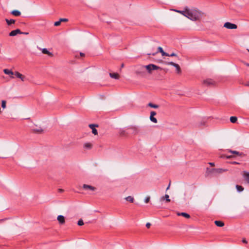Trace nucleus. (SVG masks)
<instances>
[{"instance_id": "f3484780", "label": "nucleus", "mask_w": 249, "mask_h": 249, "mask_svg": "<svg viewBox=\"0 0 249 249\" xmlns=\"http://www.w3.org/2000/svg\"><path fill=\"white\" fill-rule=\"evenodd\" d=\"M11 14L16 17H19L21 15V12L17 10H13L11 12Z\"/></svg>"}, {"instance_id": "f03ea898", "label": "nucleus", "mask_w": 249, "mask_h": 249, "mask_svg": "<svg viewBox=\"0 0 249 249\" xmlns=\"http://www.w3.org/2000/svg\"><path fill=\"white\" fill-rule=\"evenodd\" d=\"M142 67L145 68L148 73L149 74L152 73L153 71L161 69L160 67L152 64L146 66H142Z\"/></svg>"}, {"instance_id": "a19ab883", "label": "nucleus", "mask_w": 249, "mask_h": 249, "mask_svg": "<svg viewBox=\"0 0 249 249\" xmlns=\"http://www.w3.org/2000/svg\"><path fill=\"white\" fill-rule=\"evenodd\" d=\"M242 242H243V243H245V244L247 243V241L246 240V239H243Z\"/></svg>"}, {"instance_id": "f704fd0d", "label": "nucleus", "mask_w": 249, "mask_h": 249, "mask_svg": "<svg viewBox=\"0 0 249 249\" xmlns=\"http://www.w3.org/2000/svg\"><path fill=\"white\" fill-rule=\"evenodd\" d=\"M156 115V112L152 111L150 112V116H154Z\"/></svg>"}, {"instance_id": "2eb2a0df", "label": "nucleus", "mask_w": 249, "mask_h": 249, "mask_svg": "<svg viewBox=\"0 0 249 249\" xmlns=\"http://www.w3.org/2000/svg\"><path fill=\"white\" fill-rule=\"evenodd\" d=\"M3 71L5 74L9 75L11 78H14V77L13 76L14 74V72H13L11 70L9 69H4Z\"/></svg>"}, {"instance_id": "603ef678", "label": "nucleus", "mask_w": 249, "mask_h": 249, "mask_svg": "<svg viewBox=\"0 0 249 249\" xmlns=\"http://www.w3.org/2000/svg\"><path fill=\"white\" fill-rule=\"evenodd\" d=\"M124 64H122L121 65V67H122V68H123V67H124Z\"/></svg>"}, {"instance_id": "5701e85b", "label": "nucleus", "mask_w": 249, "mask_h": 249, "mask_svg": "<svg viewBox=\"0 0 249 249\" xmlns=\"http://www.w3.org/2000/svg\"><path fill=\"white\" fill-rule=\"evenodd\" d=\"M42 53L44 54H47L50 56H53V53L48 51L46 48H44L42 50Z\"/></svg>"}, {"instance_id": "ddd939ff", "label": "nucleus", "mask_w": 249, "mask_h": 249, "mask_svg": "<svg viewBox=\"0 0 249 249\" xmlns=\"http://www.w3.org/2000/svg\"><path fill=\"white\" fill-rule=\"evenodd\" d=\"M57 219L60 224H64L65 222V217L62 215H58L57 216Z\"/></svg>"}, {"instance_id": "09e8293b", "label": "nucleus", "mask_w": 249, "mask_h": 249, "mask_svg": "<svg viewBox=\"0 0 249 249\" xmlns=\"http://www.w3.org/2000/svg\"><path fill=\"white\" fill-rule=\"evenodd\" d=\"M232 156H227V159H230V158H232Z\"/></svg>"}, {"instance_id": "a878e982", "label": "nucleus", "mask_w": 249, "mask_h": 249, "mask_svg": "<svg viewBox=\"0 0 249 249\" xmlns=\"http://www.w3.org/2000/svg\"><path fill=\"white\" fill-rule=\"evenodd\" d=\"M230 120L231 123H235L237 121V118L236 116H231Z\"/></svg>"}, {"instance_id": "2f4dec72", "label": "nucleus", "mask_w": 249, "mask_h": 249, "mask_svg": "<svg viewBox=\"0 0 249 249\" xmlns=\"http://www.w3.org/2000/svg\"><path fill=\"white\" fill-rule=\"evenodd\" d=\"M77 224L79 226H82L84 225V222L82 219H80L77 222Z\"/></svg>"}, {"instance_id": "39448f33", "label": "nucleus", "mask_w": 249, "mask_h": 249, "mask_svg": "<svg viewBox=\"0 0 249 249\" xmlns=\"http://www.w3.org/2000/svg\"><path fill=\"white\" fill-rule=\"evenodd\" d=\"M224 27L229 29H236L237 28L236 24L229 22H226L224 25Z\"/></svg>"}, {"instance_id": "bb28decb", "label": "nucleus", "mask_w": 249, "mask_h": 249, "mask_svg": "<svg viewBox=\"0 0 249 249\" xmlns=\"http://www.w3.org/2000/svg\"><path fill=\"white\" fill-rule=\"evenodd\" d=\"M228 152L231 153H232V154H236L238 156H241L242 155L241 153H240L239 152L237 151H234V150H228Z\"/></svg>"}, {"instance_id": "c03bdc74", "label": "nucleus", "mask_w": 249, "mask_h": 249, "mask_svg": "<svg viewBox=\"0 0 249 249\" xmlns=\"http://www.w3.org/2000/svg\"><path fill=\"white\" fill-rule=\"evenodd\" d=\"M209 164L211 166H214V163L213 162H209Z\"/></svg>"}, {"instance_id": "58836bf2", "label": "nucleus", "mask_w": 249, "mask_h": 249, "mask_svg": "<svg viewBox=\"0 0 249 249\" xmlns=\"http://www.w3.org/2000/svg\"><path fill=\"white\" fill-rule=\"evenodd\" d=\"M205 124V122H201L199 124V126H201V125H203Z\"/></svg>"}, {"instance_id": "c85d7f7f", "label": "nucleus", "mask_w": 249, "mask_h": 249, "mask_svg": "<svg viewBox=\"0 0 249 249\" xmlns=\"http://www.w3.org/2000/svg\"><path fill=\"white\" fill-rule=\"evenodd\" d=\"M6 107V102L5 100L1 101V107L3 109H5Z\"/></svg>"}, {"instance_id": "f8f14e48", "label": "nucleus", "mask_w": 249, "mask_h": 249, "mask_svg": "<svg viewBox=\"0 0 249 249\" xmlns=\"http://www.w3.org/2000/svg\"><path fill=\"white\" fill-rule=\"evenodd\" d=\"M243 177L247 183L249 184V172L244 171L243 173Z\"/></svg>"}, {"instance_id": "4468645a", "label": "nucleus", "mask_w": 249, "mask_h": 249, "mask_svg": "<svg viewBox=\"0 0 249 249\" xmlns=\"http://www.w3.org/2000/svg\"><path fill=\"white\" fill-rule=\"evenodd\" d=\"M187 9H188V7H186L184 8V10H176L175 11L186 17L187 13Z\"/></svg>"}, {"instance_id": "0eeeda50", "label": "nucleus", "mask_w": 249, "mask_h": 249, "mask_svg": "<svg viewBox=\"0 0 249 249\" xmlns=\"http://www.w3.org/2000/svg\"><path fill=\"white\" fill-rule=\"evenodd\" d=\"M98 125L97 124H89V127L92 129V133L95 135H96L98 134L97 130L95 128V127H98Z\"/></svg>"}, {"instance_id": "473e14b6", "label": "nucleus", "mask_w": 249, "mask_h": 249, "mask_svg": "<svg viewBox=\"0 0 249 249\" xmlns=\"http://www.w3.org/2000/svg\"><path fill=\"white\" fill-rule=\"evenodd\" d=\"M150 196H147L145 199H144V202L145 203H147L149 202V200H150Z\"/></svg>"}, {"instance_id": "423d86ee", "label": "nucleus", "mask_w": 249, "mask_h": 249, "mask_svg": "<svg viewBox=\"0 0 249 249\" xmlns=\"http://www.w3.org/2000/svg\"><path fill=\"white\" fill-rule=\"evenodd\" d=\"M167 64L169 65H171V66L175 67L176 69V71H177V72L178 73H180L181 70H180L179 66L178 64L175 63L174 62H169Z\"/></svg>"}, {"instance_id": "1a4fd4ad", "label": "nucleus", "mask_w": 249, "mask_h": 249, "mask_svg": "<svg viewBox=\"0 0 249 249\" xmlns=\"http://www.w3.org/2000/svg\"><path fill=\"white\" fill-rule=\"evenodd\" d=\"M158 51L156 52L153 53H147V55H155L158 52H160L161 53L162 56H163V54H165V52H164V51L163 50L162 48L161 47H159L158 48Z\"/></svg>"}, {"instance_id": "dca6fc26", "label": "nucleus", "mask_w": 249, "mask_h": 249, "mask_svg": "<svg viewBox=\"0 0 249 249\" xmlns=\"http://www.w3.org/2000/svg\"><path fill=\"white\" fill-rule=\"evenodd\" d=\"M83 146L86 149H91L92 147V144L90 142H86L84 144Z\"/></svg>"}, {"instance_id": "f257e3e1", "label": "nucleus", "mask_w": 249, "mask_h": 249, "mask_svg": "<svg viewBox=\"0 0 249 249\" xmlns=\"http://www.w3.org/2000/svg\"><path fill=\"white\" fill-rule=\"evenodd\" d=\"M202 14V12L196 8H188L186 18L193 21H196L200 19Z\"/></svg>"}, {"instance_id": "a18cd8bd", "label": "nucleus", "mask_w": 249, "mask_h": 249, "mask_svg": "<svg viewBox=\"0 0 249 249\" xmlns=\"http://www.w3.org/2000/svg\"><path fill=\"white\" fill-rule=\"evenodd\" d=\"M80 55L81 56H85V54L84 53H80Z\"/></svg>"}, {"instance_id": "c9c22d12", "label": "nucleus", "mask_w": 249, "mask_h": 249, "mask_svg": "<svg viewBox=\"0 0 249 249\" xmlns=\"http://www.w3.org/2000/svg\"><path fill=\"white\" fill-rule=\"evenodd\" d=\"M68 20V19L67 18H60V21L61 22L63 21V22H65V21H67Z\"/></svg>"}, {"instance_id": "4be33fe9", "label": "nucleus", "mask_w": 249, "mask_h": 249, "mask_svg": "<svg viewBox=\"0 0 249 249\" xmlns=\"http://www.w3.org/2000/svg\"><path fill=\"white\" fill-rule=\"evenodd\" d=\"M177 214L178 216H183L187 218H189L190 217V215L186 213H178Z\"/></svg>"}, {"instance_id": "9b49d317", "label": "nucleus", "mask_w": 249, "mask_h": 249, "mask_svg": "<svg viewBox=\"0 0 249 249\" xmlns=\"http://www.w3.org/2000/svg\"><path fill=\"white\" fill-rule=\"evenodd\" d=\"M19 33H21V31L19 29H17L16 30H13V31H12L10 33H9V36H16V35H17L18 34H19Z\"/></svg>"}, {"instance_id": "49530a36", "label": "nucleus", "mask_w": 249, "mask_h": 249, "mask_svg": "<svg viewBox=\"0 0 249 249\" xmlns=\"http://www.w3.org/2000/svg\"><path fill=\"white\" fill-rule=\"evenodd\" d=\"M231 163H232V164H239L238 162H236V161L232 162Z\"/></svg>"}, {"instance_id": "b1692460", "label": "nucleus", "mask_w": 249, "mask_h": 249, "mask_svg": "<svg viewBox=\"0 0 249 249\" xmlns=\"http://www.w3.org/2000/svg\"><path fill=\"white\" fill-rule=\"evenodd\" d=\"M214 223L217 226L220 227H222L224 225V222L221 221H215Z\"/></svg>"}, {"instance_id": "7ed1b4c3", "label": "nucleus", "mask_w": 249, "mask_h": 249, "mask_svg": "<svg viewBox=\"0 0 249 249\" xmlns=\"http://www.w3.org/2000/svg\"><path fill=\"white\" fill-rule=\"evenodd\" d=\"M227 169L223 168H213L211 170V173L213 174L214 175H217L220 174H222L224 172L227 171Z\"/></svg>"}, {"instance_id": "3c124183", "label": "nucleus", "mask_w": 249, "mask_h": 249, "mask_svg": "<svg viewBox=\"0 0 249 249\" xmlns=\"http://www.w3.org/2000/svg\"><path fill=\"white\" fill-rule=\"evenodd\" d=\"M245 65H246L247 66L249 67V63H245Z\"/></svg>"}, {"instance_id": "37998d69", "label": "nucleus", "mask_w": 249, "mask_h": 249, "mask_svg": "<svg viewBox=\"0 0 249 249\" xmlns=\"http://www.w3.org/2000/svg\"><path fill=\"white\" fill-rule=\"evenodd\" d=\"M163 56H170V54L165 52V54H163Z\"/></svg>"}, {"instance_id": "de8ad7c7", "label": "nucleus", "mask_w": 249, "mask_h": 249, "mask_svg": "<svg viewBox=\"0 0 249 249\" xmlns=\"http://www.w3.org/2000/svg\"><path fill=\"white\" fill-rule=\"evenodd\" d=\"M170 186V183H169V185H168V187H167V188H166V190H168L169 189Z\"/></svg>"}, {"instance_id": "20e7f679", "label": "nucleus", "mask_w": 249, "mask_h": 249, "mask_svg": "<svg viewBox=\"0 0 249 249\" xmlns=\"http://www.w3.org/2000/svg\"><path fill=\"white\" fill-rule=\"evenodd\" d=\"M202 84L205 86L211 87L215 84V82L212 79H206L202 81Z\"/></svg>"}, {"instance_id": "ea45409f", "label": "nucleus", "mask_w": 249, "mask_h": 249, "mask_svg": "<svg viewBox=\"0 0 249 249\" xmlns=\"http://www.w3.org/2000/svg\"><path fill=\"white\" fill-rule=\"evenodd\" d=\"M19 34L28 35V34H29V33H28V32H21V33H19Z\"/></svg>"}, {"instance_id": "412c9836", "label": "nucleus", "mask_w": 249, "mask_h": 249, "mask_svg": "<svg viewBox=\"0 0 249 249\" xmlns=\"http://www.w3.org/2000/svg\"><path fill=\"white\" fill-rule=\"evenodd\" d=\"M5 21L6 22L7 25L9 26L11 25L12 24H15V23L16 22L15 20H14V19H8L7 18L5 19Z\"/></svg>"}, {"instance_id": "4c0bfd02", "label": "nucleus", "mask_w": 249, "mask_h": 249, "mask_svg": "<svg viewBox=\"0 0 249 249\" xmlns=\"http://www.w3.org/2000/svg\"><path fill=\"white\" fill-rule=\"evenodd\" d=\"M150 226H151V224L150 223H147L146 224V227L147 228H149Z\"/></svg>"}, {"instance_id": "8fccbe9b", "label": "nucleus", "mask_w": 249, "mask_h": 249, "mask_svg": "<svg viewBox=\"0 0 249 249\" xmlns=\"http://www.w3.org/2000/svg\"><path fill=\"white\" fill-rule=\"evenodd\" d=\"M59 191L60 192H62L63 191V190L62 189H59Z\"/></svg>"}, {"instance_id": "aec40b11", "label": "nucleus", "mask_w": 249, "mask_h": 249, "mask_svg": "<svg viewBox=\"0 0 249 249\" xmlns=\"http://www.w3.org/2000/svg\"><path fill=\"white\" fill-rule=\"evenodd\" d=\"M33 130L34 132L36 133H41L43 132V129L41 128L40 127L34 128Z\"/></svg>"}, {"instance_id": "393cba45", "label": "nucleus", "mask_w": 249, "mask_h": 249, "mask_svg": "<svg viewBox=\"0 0 249 249\" xmlns=\"http://www.w3.org/2000/svg\"><path fill=\"white\" fill-rule=\"evenodd\" d=\"M124 199L130 202L133 203L134 202V199L131 196H128L124 198Z\"/></svg>"}, {"instance_id": "6ab92c4d", "label": "nucleus", "mask_w": 249, "mask_h": 249, "mask_svg": "<svg viewBox=\"0 0 249 249\" xmlns=\"http://www.w3.org/2000/svg\"><path fill=\"white\" fill-rule=\"evenodd\" d=\"M109 76L112 78L115 79H118L120 77L119 74L117 73H109Z\"/></svg>"}, {"instance_id": "7c9ffc66", "label": "nucleus", "mask_w": 249, "mask_h": 249, "mask_svg": "<svg viewBox=\"0 0 249 249\" xmlns=\"http://www.w3.org/2000/svg\"><path fill=\"white\" fill-rule=\"evenodd\" d=\"M148 106L151 107H153V108H157L158 107V106L157 105H154V104H153L151 103H149L148 104Z\"/></svg>"}, {"instance_id": "72a5a7b5", "label": "nucleus", "mask_w": 249, "mask_h": 249, "mask_svg": "<svg viewBox=\"0 0 249 249\" xmlns=\"http://www.w3.org/2000/svg\"><path fill=\"white\" fill-rule=\"evenodd\" d=\"M60 23H61V21L59 20V21L55 22L54 23V25L55 26H59L60 24Z\"/></svg>"}, {"instance_id": "cd10ccee", "label": "nucleus", "mask_w": 249, "mask_h": 249, "mask_svg": "<svg viewBox=\"0 0 249 249\" xmlns=\"http://www.w3.org/2000/svg\"><path fill=\"white\" fill-rule=\"evenodd\" d=\"M236 188L238 192H241L244 190V188L240 185H236Z\"/></svg>"}, {"instance_id": "864d4df0", "label": "nucleus", "mask_w": 249, "mask_h": 249, "mask_svg": "<svg viewBox=\"0 0 249 249\" xmlns=\"http://www.w3.org/2000/svg\"><path fill=\"white\" fill-rule=\"evenodd\" d=\"M248 50V51L249 52V50Z\"/></svg>"}, {"instance_id": "9d476101", "label": "nucleus", "mask_w": 249, "mask_h": 249, "mask_svg": "<svg viewBox=\"0 0 249 249\" xmlns=\"http://www.w3.org/2000/svg\"><path fill=\"white\" fill-rule=\"evenodd\" d=\"M14 75L17 77L20 78L22 81H24L25 79V77L18 71H15Z\"/></svg>"}, {"instance_id": "c756f323", "label": "nucleus", "mask_w": 249, "mask_h": 249, "mask_svg": "<svg viewBox=\"0 0 249 249\" xmlns=\"http://www.w3.org/2000/svg\"><path fill=\"white\" fill-rule=\"evenodd\" d=\"M150 119L151 122L157 123V120L156 118H155L154 116H150Z\"/></svg>"}, {"instance_id": "79ce46f5", "label": "nucleus", "mask_w": 249, "mask_h": 249, "mask_svg": "<svg viewBox=\"0 0 249 249\" xmlns=\"http://www.w3.org/2000/svg\"><path fill=\"white\" fill-rule=\"evenodd\" d=\"M244 85L246 86H249V82H247L244 84Z\"/></svg>"}, {"instance_id": "a211bd4d", "label": "nucleus", "mask_w": 249, "mask_h": 249, "mask_svg": "<svg viewBox=\"0 0 249 249\" xmlns=\"http://www.w3.org/2000/svg\"><path fill=\"white\" fill-rule=\"evenodd\" d=\"M160 201H163L165 200L166 202H169L170 201V199H169V196L168 195L166 194L164 196H163L160 198Z\"/></svg>"}, {"instance_id": "6e6552de", "label": "nucleus", "mask_w": 249, "mask_h": 249, "mask_svg": "<svg viewBox=\"0 0 249 249\" xmlns=\"http://www.w3.org/2000/svg\"><path fill=\"white\" fill-rule=\"evenodd\" d=\"M83 188L85 190H89L91 191H94L96 190L95 187L87 184H84L83 186Z\"/></svg>"}, {"instance_id": "e433bc0d", "label": "nucleus", "mask_w": 249, "mask_h": 249, "mask_svg": "<svg viewBox=\"0 0 249 249\" xmlns=\"http://www.w3.org/2000/svg\"><path fill=\"white\" fill-rule=\"evenodd\" d=\"M170 56H177V55L175 53H173L170 54Z\"/></svg>"}]
</instances>
